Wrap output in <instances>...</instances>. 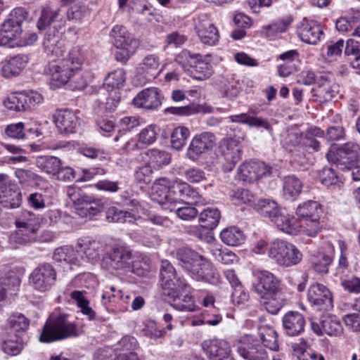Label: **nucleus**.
I'll return each mask as SVG.
<instances>
[{
    "label": "nucleus",
    "instance_id": "nucleus-1",
    "mask_svg": "<svg viewBox=\"0 0 360 360\" xmlns=\"http://www.w3.org/2000/svg\"><path fill=\"white\" fill-rule=\"evenodd\" d=\"M84 60L80 46L72 47L66 57L50 62L46 72L50 76V85L53 89L59 88L68 83L75 75Z\"/></svg>",
    "mask_w": 360,
    "mask_h": 360
},
{
    "label": "nucleus",
    "instance_id": "nucleus-2",
    "mask_svg": "<svg viewBox=\"0 0 360 360\" xmlns=\"http://www.w3.org/2000/svg\"><path fill=\"white\" fill-rule=\"evenodd\" d=\"M169 283L171 285H166V283L162 284V294L174 300L172 306L181 311H195L193 298L188 293L191 288L185 279L177 275L175 278L170 279Z\"/></svg>",
    "mask_w": 360,
    "mask_h": 360
},
{
    "label": "nucleus",
    "instance_id": "nucleus-3",
    "mask_svg": "<svg viewBox=\"0 0 360 360\" xmlns=\"http://www.w3.org/2000/svg\"><path fill=\"white\" fill-rule=\"evenodd\" d=\"M15 224L18 229L9 238L13 248H18V245H23L36 240L39 223L34 213L27 210L22 212Z\"/></svg>",
    "mask_w": 360,
    "mask_h": 360
},
{
    "label": "nucleus",
    "instance_id": "nucleus-4",
    "mask_svg": "<svg viewBox=\"0 0 360 360\" xmlns=\"http://www.w3.org/2000/svg\"><path fill=\"white\" fill-rule=\"evenodd\" d=\"M77 335L76 326L68 321L65 315H60L55 319H49L46 322L39 336V340L43 342H50Z\"/></svg>",
    "mask_w": 360,
    "mask_h": 360
},
{
    "label": "nucleus",
    "instance_id": "nucleus-5",
    "mask_svg": "<svg viewBox=\"0 0 360 360\" xmlns=\"http://www.w3.org/2000/svg\"><path fill=\"white\" fill-rule=\"evenodd\" d=\"M268 255L278 265L288 267L297 264L302 255L292 243L283 240H275L268 248Z\"/></svg>",
    "mask_w": 360,
    "mask_h": 360
},
{
    "label": "nucleus",
    "instance_id": "nucleus-6",
    "mask_svg": "<svg viewBox=\"0 0 360 360\" xmlns=\"http://www.w3.org/2000/svg\"><path fill=\"white\" fill-rule=\"evenodd\" d=\"M28 16V13L22 8L13 9L8 18L0 25V46H5L12 40L20 37L22 29V23Z\"/></svg>",
    "mask_w": 360,
    "mask_h": 360
},
{
    "label": "nucleus",
    "instance_id": "nucleus-7",
    "mask_svg": "<svg viewBox=\"0 0 360 360\" xmlns=\"http://www.w3.org/2000/svg\"><path fill=\"white\" fill-rule=\"evenodd\" d=\"M169 205L167 209L170 211L182 204L197 205L202 202L199 193L184 181H174L169 186Z\"/></svg>",
    "mask_w": 360,
    "mask_h": 360
},
{
    "label": "nucleus",
    "instance_id": "nucleus-8",
    "mask_svg": "<svg viewBox=\"0 0 360 360\" xmlns=\"http://www.w3.org/2000/svg\"><path fill=\"white\" fill-rule=\"evenodd\" d=\"M255 209L262 217L269 218L281 231H290L287 225L290 215L283 212L278 204L269 199H259L254 203Z\"/></svg>",
    "mask_w": 360,
    "mask_h": 360
},
{
    "label": "nucleus",
    "instance_id": "nucleus-9",
    "mask_svg": "<svg viewBox=\"0 0 360 360\" xmlns=\"http://www.w3.org/2000/svg\"><path fill=\"white\" fill-rule=\"evenodd\" d=\"M242 139L240 137H226L220 142V152L224 162L222 169L224 172H231L236 163L241 160L243 153Z\"/></svg>",
    "mask_w": 360,
    "mask_h": 360
},
{
    "label": "nucleus",
    "instance_id": "nucleus-10",
    "mask_svg": "<svg viewBox=\"0 0 360 360\" xmlns=\"http://www.w3.org/2000/svg\"><path fill=\"white\" fill-rule=\"evenodd\" d=\"M358 149L357 144L349 142L335 150H329L326 158L329 162L336 164L340 169H350L356 162Z\"/></svg>",
    "mask_w": 360,
    "mask_h": 360
},
{
    "label": "nucleus",
    "instance_id": "nucleus-11",
    "mask_svg": "<svg viewBox=\"0 0 360 360\" xmlns=\"http://www.w3.org/2000/svg\"><path fill=\"white\" fill-rule=\"evenodd\" d=\"M30 283L37 290H49L56 281V271L48 263L39 265L29 277Z\"/></svg>",
    "mask_w": 360,
    "mask_h": 360
},
{
    "label": "nucleus",
    "instance_id": "nucleus-12",
    "mask_svg": "<svg viewBox=\"0 0 360 360\" xmlns=\"http://www.w3.org/2000/svg\"><path fill=\"white\" fill-rule=\"evenodd\" d=\"M131 263V252L126 247L120 246L105 255L101 266L108 270H122L129 268Z\"/></svg>",
    "mask_w": 360,
    "mask_h": 360
},
{
    "label": "nucleus",
    "instance_id": "nucleus-13",
    "mask_svg": "<svg viewBox=\"0 0 360 360\" xmlns=\"http://www.w3.org/2000/svg\"><path fill=\"white\" fill-rule=\"evenodd\" d=\"M239 354L246 360H267L268 356L264 346L255 337L245 335L241 337L237 347Z\"/></svg>",
    "mask_w": 360,
    "mask_h": 360
},
{
    "label": "nucleus",
    "instance_id": "nucleus-14",
    "mask_svg": "<svg viewBox=\"0 0 360 360\" xmlns=\"http://www.w3.org/2000/svg\"><path fill=\"white\" fill-rule=\"evenodd\" d=\"M238 172L240 179L250 183L271 176L272 168L262 161H250L241 164Z\"/></svg>",
    "mask_w": 360,
    "mask_h": 360
},
{
    "label": "nucleus",
    "instance_id": "nucleus-15",
    "mask_svg": "<svg viewBox=\"0 0 360 360\" xmlns=\"http://www.w3.org/2000/svg\"><path fill=\"white\" fill-rule=\"evenodd\" d=\"M281 283L272 273L267 271H261L256 274V281L253 283V288L258 297L275 295L281 291Z\"/></svg>",
    "mask_w": 360,
    "mask_h": 360
},
{
    "label": "nucleus",
    "instance_id": "nucleus-16",
    "mask_svg": "<svg viewBox=\"0 0 360 360\" xmlns=\"http://www.w3.org/2000/svg\"><path fill=\"white\" fill-rule=\"evenodd\" d=\"M195 30L200 41L204 44L214 46L219 41L218 30L205 14L199 15L195 20Z\"/></svg>",
    "mask_w": 360,
    "mask_h": 360
},
{
    "label": "nucleus",
    "instance_id": "nucleus-17",
    "mask_svg": "<svg viewBox=\"0 0 360 360\" xmlns=\"http://www.w3.org/2000/svg\"><path fill=\"white\" fill-rule=\"evenodd\" d=\"M339 91V86L332 79L331 75H321L317 86L312 90L314 101L320 103L331 101Z\"/></svg>",
    "mask_w": 360,
    "mask_h": 360
},
{
    "label": "nucleus",
    "instance_id": "nucleus-18",
    "mask_svg": "<svg viewBox=\"0 0 360 360\" xmlns=\"http://www.w3.org/2000/svg\"><path fill=\"white\" fill-rule=\"evenodd\" d=\"M308 301L320 310H330L333 307L331 292L321 283H314L307 290Z\"/></svg>",
    "mask_w": 360,
    "mask_h": 360
},
{
    "label": "nucleus",
    "instance_id": "nucleus-19",
    "mask_svg": "<svg viewBox=\"0 0 360 360\" xmlns=\"http://www.w3.org/2000/svg\"><path fill=\"white\" fill-rule=\"evenodd\" d=\"M287 225L290 226L289 228L290 231H285L284 233L290 235H296L302 232L309 237H315L322 229L320 218L298 221L295 217L290 215Z\"/></svg>",
    "mask_w": 360,
    "mask_h": 360
},
{
    "label": "nucleus",
    "instance_id": "nucleus-20",
    "mask_svg": "<svg viewBox=\"0 0 360 360\" xmlns=\"http://www.w3.org/2000/svg\"><path fill=\"white\" fill-rule=\"evenodd\" d=\"M214 135L210 132H204L195 136L188 147L187 156L191 160H196L202 153L214 146Z\"/></svg>",
    "mask_w": 360,
    "mask_h": 360
},
{
    "label": "nucleus",
    "instance_id": "nucleus-21",
    "mask_svg": "<svg viewBox=\"0 0 360 360\" xmlns=\"http://www.w3.org/2000/svg\"><path fill=\"white\" fill-rule=\"evenodd\" d=\"M53 119L60 133H74L79 125V118L76 113L69 109L58 110L53 115Z\"/></svg>",
    "mask_w": 360,
    "mask_h": 360
},
{
    "label": "nucleus",
    "instance_id": "nucleus-22",
    "mask_svg": "<svg viewBox=\"0 0 360 360\" xmlns=\"http://www.w3.org/2000/svg\"><path fill=\"white\" fill-rule=\"evenodd\" d=\"M201 346L211 360H223L227 358L231 352L229 343L223 340H204Z\"/></svg>",
    "mask_w": 360,
    "mask_h": 360
},
{
    "label": "nucleus",
    "instance_id": "nucleus-23",
    "mask_svg": "<svg viewBox=\"0 0 360 360\" xmlns=\"http://www.w3.org/2000/svg\"><path fill=\"white\" fill-rule=\"evenodd\" d=\"M334 257V247L330 242L324 244L319 250L311 257L313 269L319 274H327Z\"/></svg>",
    "mask_w": 360,
    "mask_h": 360
},
{
    "label": "nucleus",
    "instance_id": "nucleus-24",
    "mask_svg": "<svg viewBox=\"0 0 360 360\" xmlns=\"http://www.w3.org/2000/svg\"><path fill=\"white\" fill-rule=\"evenodd\" d=\"M282 323L288 335L296 336L304 331L306 321L302 314L296 311H290L283 316Z\"/></svg>",
    "mask_w": 360,
    "mask_h": 360
},
{
    "label": "nucleus",
    "instance_id": "nucleus-25",
    "mask_svg": "<svg viewBox=\"0 0 360 360\" xmlns=\"http://www.w3.org/2000/svg\"><path fill=\"white\" fill-rule=\"evenodd\" d=\"M176 259L179 265L192 274L205 258L190 248H181L176 251Z\"/></svg>",
    "mask_w": 360,
    "mask_h": 360
},
{
    "label": "nucleus",
    "instance_id": "nucleus-26",
    "mask_svg": "<svg viewBox=\"0 0 360 360\" xmlns=\"http://www.w3.org/2000/svg\"><path fill=\"white\" fill-rule=\"evenodd\" d=\"M297 33L302 41L316 44L323 34V30L321 25L316 21L304 19L298 27Z\"/></svg>",
    "mask_w": 360,
    "mask_h": 360
},
{
    "label": "nucleus",
    "instance_id": "nucleus-27",
    "mask_svg": "<svg viewBox=\"0 0 360 360\" xmlns=\"http://www.w3.org/2000/svg\"><path fill=\"white\" fill-rule=\"evenodd\" d=\"M133 103L138 108L148 110L157 108L161 104L160 91L155 87L145 89L136 95Z\"/></svg>",
    "mask_w": 360,
    "mask_h": 360
},
{
    "label": "nucleus",
    "instance_id": "nucleus-28",
    "mask_svg": "<svg viewBox=\"0 0 360 360\" xmlns=\"http://www.w3.org/2000/svg\"><path fill=\"white\" fill-rule=\"evenodd\" d=\"M60 30H62V27H60ZM62 33L63 31L57 30L56 25L49 27L43 41L44 49L48 54L56 56H62L63 51L60 41Z\"/></svg>",
    "mask_w": 360,
    "mask_h": 360
},
{
    "label": "nucleus",
    "instance_id": "nucleus-29",
    "mask_svg": "<svg viewBox=\"0 0 360 360\" xmlns=\"http://www.w3.org/2000/svg\"><path fill=\"white\" fill-rule=\"evenodd\" d=\"M67 195L73 203L77 214L82 218L86 217L87 207L90 205L93 198L84 193L79 188L68 187Z\"/></svg>",
    "mask_w": 360,
    "mask_h": 360
},
{
    "label": "nucleus",
    "instance_id": "nucleus-30",
    "mask_svg": "<svg viewBox=\"0 0 360 360\" xmlns=\"http://www.w3.org/2000/svg\"><path fill=\"white\" fill-rule=\"evenodd\" d=\"M110 36L113 39V44L116 48H137L139 46L138 41L123 25H117L114 26L111 30Z\"/></svg>",
    "mask_w": 360,
    "mask_h": 360
},
{
    "label": "nucleus",
    "instance_id": "nucleus-31",
    "mask_svg": "<svg viewBox=\"0 0 360 360\" xmlns=\"http://www.w3.org/2000/svg\"><path fill=\"white\" fill-rule=\"evenodd\" d=\"M28 60V57L23 54L13 56L3 65L2 75L7 78L18 75L25 68Z\"/></svg>",
    "mask_w": 360,
    "mask_h": 360
},
{
    "label": "nucleus",
    "instance_id": "nucleus-32",
    "mask_svg": "<svg viewBox=\"0 0 360 360\" xmlns=\"http://www.w3.org/2000/svg\"><path fill=\"white\" fill-rule=\"evenodd\" d=\"M77 247L89 262L94 263L99 259L101 245L98 241L80 238L77 240Z\"/></svg>",
    "mask_w": 360,
    "mask_h": 360
},
{
    "label": "nucleus",
    "instance_id": "nucleus-33",
    "mask_svg": "<svg viewBox=\"0 0 360 360\" xmlns=\"http://www.w3.org/2000/svg\"><path fill=\"white\" fill-rule=\"evenodd\" d=\"M22 202L21 192L14 184L0 191V203L7 209H15L20 207Z\"/></svg>",
    "mask_w": 360,
    "mask_h": 360
},
{
    "label": "nucleus",
    "instance_id": "nucleus-34",
    "mask_svg": "<svg viewBox=\"0 0 360 360\" xmlns=\"http://www.w3.org/2000/svg\"><path fill=\"white\" fill-rule=\"evenodd\" d=\"M192 276L198 281H202L211 284H216L219 278V275L214 268L212 264L207 259L198 266L197 269L192 274Z\"/></svg>",
    "mask_w": 360,
    "mask_h": 360
},
{
    "label": "nucleus",
    "instance_id": "nucleus-35",
    "mask_svg": "<svg viewBox=\"0 0 360 360\" xmlns=\"http://www.w3.org/2000/svg\"><path fill=\"white\" fill-rule=\"evenodd\" d=\"M191 58L197 59L194 65H192L191 74L194 79L198 80H205L210 78L212 73V66L210 63L201 59L202 56L198 53H189Z\"/></svg>",
    "mask_w": 360,
    "mask_h": 360
},
{
    "label": "nucleus",
    "instance_id": "nucleus-36",
    "mask_svg": "<svg viewBox=\"0 0 360 360\" xmlns=\"http://www.w3.org/2000/svg\"><path fill=\"white\" fill-rule=\"evenodd\" d=\"M165 112L176 115L188 116L197 113H211L213 108L206 104L191 103L181 107H169L165 109Z\"/></svg>",
    "mask_w": 360,
    "mask_h": 360
},
{
    "label": "nucleus",
    "instance_id": "nucleus-37",
    "mask_svg": "<svg viewBox=\"0 0 360 360\" xmlns=\"http://www.w3.org/2000/svg\"><path fill=\"white\" fill-rule=\"evenodd\" d=\"M296 215L298 221L320 218L321 215V205L313 200L304 202L297 207Z\"/></svg>",
    "mask_w": 360,
    "mask_h": 360
},
{
    "label": "nucleus",
    "instance_id": "nucleus-38",
    "mask_svg": "<svg viewBox=\"0 0 360 360\" xmlns=\"http://www.w3.org/2000/svg\"><path fill=\"white\" fill-rule=\"evenodd\" d=\"M53 259L57 262H64L70 265L72 269L74 266H79V261L76 252L71 246H62L57 248L53 252Z\"/></svg>",
    "mask_w": 360,
    "mask_h": 360
},
{
    "label": "nucleus",
    "instance_id": "nucleus-39",
    "mask_svg": "<svg viewBox=\"0 0 360 360\" xmlns=\"http://www.w3.org/2000/svg\"><path fill=\"white\" fill-rule=\"evenodd\" d=\"M260 303L266 311L271 314H276L286 304V299L280 291L275 295L259 297Z\"/></svg>",
    "mask_w": 360,
    "mask_h": 360
},
{
    "label": "nucleus",
    "instance_id": "nucleus-40",
    "mask_svg": "<svg viewBox=\"0 0 360 360\" xmlns=\"http://www.w3.org/2000/svg\"><path fill=\"white\" fill-rule=\"evenodd\" d=\"M37 167L42 172L54 176L58 171L61 160L55 156H39L35 162Z\"/></svg>",
    "mask_w": 360,
    "mask_h": 360
},
{
    "label": "nucleus",
    "instance_id": "nucleus-41",
    "mask_svg": "<svg viewBox=\"0 0 360 360\" xmlns=\"http://www.w3.org/2000/svg\"><path fill=\"white\" fill-rule=\"evenodd\" d=\"M165 180H160L156 182L152 187L151 198L153 200L157 202L164 207V209L167 210V207L169 205V186L165 184Z\"/></svg>",
    "mask_w": 360,
    "mask_h": 360
},
{
    "label": "nucleus",
    "instance_id": "nucleus-42",
    "mask_svg": "<svg viewBox=\"0 0 360 360\" xmlns=\"http://www.w3.org/2000/svg\"><path fill=\"white\" fill-rule=\"evenodd\" d=\"M259 335L264 347H267L272 351L278 350L277 333L273 328L269 326H262L259 328Z\"/></svg>",
    "mask_w": 360,
    "mask_h": 360
},
{
    "label": "nucleus",
    "instance_id": "nucleus-43",
    "mask_svg": "<svg viewBox=\"0 0 360 360\" xmlns=\"http://www.w3.org/2000/svg\"><path fill=\"white\" fill-rule=\"evenodd\" d=\"M302 188V184L296 176H288L284 178L283 192L286 199H295L301 193Z\"/></svg>",
    "mask_w": 360,
    "mask_h": 360
},
{
    "label": "nucleus",
    "instance_id": "nucleus-44",
    "mask_svg": "<svg viewBox=\"0 0 360 360\" xmlns=\"http://www.w3.org/2000/svg\"><path fill=\"white\" fill-rule=\"evenodd\" d=\"M220 237L225 244L230 246L240 245L245 240L243 232L234 226L224 229L221 232Z\"/></svg>",
    "mask_w": 360,
    "mask_h": 360
},
{
    "label": "nucleus",
    "instance_id": "nucleus-45",
    "mask_svg": "<svg viewBox=\"0 0 360 360\" xmlns=\"http://www.w3.org/2000/svg\"><path fill=\"white\" fill-rule=\"evenodd\" d=\"M125 82V72L122 68H118L109 72L104 79V86L107 91H112L123 86Z\"/></svg>",
    "mask_w": 360,
    "mask_h": 360
},
{
    "label": "nucleus",
    "instance_id": "nucleus-46",
    "mask_svg": "<svg viewBox=\"0 0 360 360\" xmlns=\"http://www.w3.org/2000/svg\"><path fill=\"white\" fill-rule=\"evenodd\" d=\"M220 212L217 209L207 208L200 214V226L206 229L212 230L219 224Z\"/></svg>",
    "mask_w": 360,
    "mask_h": 360
},
{
    "label": "nucleus",
    "instance_id": "nucleus-47",
    "mask_svg": "<svg viewBox=\"0 0 360 360\" xmlns=\"http://www.w3.org/2000/svg\"><path fill=\"white\" fill-rule=\"evenodd\" d=\"M324 334L330 336H340L343 332L342 324L336 318L329 316H322V326Z\"/></svg>",
    "mask_w": 360,
    "mask_h": 360
},
{
    "label": "nucleus",
    "instance_id": "nucleus-48",
    "mask_svg": "<svg viewBox=\"0 0 360 360\" xmlns=\"http://www.w3.org/2000/svg\"><path fill=\"white\" fill-rule=\"evenodd\" d=\"M323 135L324 132L320 128H311L307 131L304 137L302 138V145L312 148L314 151H319L321 145L318 139H322Z\"/></svg>",
    "mask_w": 360,
    "mask_h": 360
},
{
    "label": "nucleus",
    "instance_id": "nucleus-49",
    "mask_svg": "<svg viewBox=\"0 0 360 360\" xmlns=\"http://www.w3.org/2000/svg\"><path fill=\"white\" fill-rule=\"evenodd\" d=\"M146 155L149 163L153 167H160L168 165L170 162V155L165 150L157 148L150 149L147 151Z\"/></svg>",
    "mask_w": 360,
    "mask_h": 360
},
{
    "label": "nucleus",
    "instance_id": "nucleus-50",
    "mask_svg": "<svg viewBox=\"0 0 360 360\" xmlns=\"http://www.w3.org/2000/svg\"><path fill=\"white\" fill-rule=\"evenodd\" d=\"M8 324L13 331L25 332L29 328L30 321L22 314H14L8 318Z\"/></svg>",
    "mask_w": 360,
    "mask_h": 360
},
{
    "label": "nucleus",
    "instance_id": "nucleus-51",
    "mask_svg": "<svg viewBox=\"0 0 360 360\" xmlns=\"http://www.w3.org/2000/svg\"><path fill=\"white\" fill-rule=\"evenodd\" d=\"M189 136V130L185 127L175 128L171 134L172 146L180 150L185 144L186 140Z\"/></svg>",
    "mask_w": 360,
    "mask_h": 360
},
{
    "label": "nucleus",
    "instance_id": "nucleus-52",
    "mask_svg": "<svg viewBox=\"0 0 360 360\" xmlns=\"http://www.w3.org/2000/svg\"><path fill=\"white\" fill-rule=\"evenodd\" d=\"M159 66V57L155 54H150L143 58L142 63L140 64L139 70H141L142 72H146L153 75V74L158 70Z\"/></svg>",
    "mask_w": 360,
    "mask_h": 360
},
{
    "label": "nucleus",
    "instance_id": "nucleus-53",
    "mask_svg": "<svg viewBox=\"0 0 360 360\" xmlns=\"http://www.w3.org/2000/svg\"><path fill=\"white\" fill-rule=\"evenodd\" d=\"M58 15V11H53L50 8H44L41 11V16L37 22V27L42 30L46 27H50L52 22Z\"/></svg>",
    "mask_w": 360,
    "mask_h": 360
},
{
    "label": "nucleus",
    "instance_id": "nucleus-54",
    "mask_svg": "<svg viewBox=\"0 0 360 360\" xmlns=\"http://www.w3.org/2000/svg\"><path fill=\"white\" fill-rule=\"evenodd\" d=\"M114 141L115 142L121 141L123 143V145L120 148L122 153H127L139 148V143L136 142L131 138H128L127 134L125 131H119L117 135L115 137Z\"/></svg>",
    "mask_w": 360,
    "mask_h": 360
},
{
    "label": "nucleus",
    "instance_id": "nucleus-55",
    "mask_svg": "<svg viewBox=\"0 0 360 360\" xmlns=\"http://www.w3.org/2000/svg\"><path fill=\"white\" fill-rule=\"evenodd\" d=\"M176 276V271L172 264L168 260H162L160 269V277L162 284L166 283V285H171L169 283L170 279L175 278Z\"/></svg>",
    "mask_w": 360,
    "mask_h": 360
},
{
    "label": "nucleus",
    "instance_id": "nucleus-56",
    "mask_svg": "<svg viewBox=\"0 0 360 360\" xmlns=\"http://www.w3.org/2000/svg\"><path fill=\"white\" fill-rule=\"evenodd\" d=\"M25 98L24 94L12 96L4 101V105L8 109L11 110H27V105H26V100Z\"/></svg>",
    "mask_w": 360,
    "mask_h": 360
},
{
    "label": "nucleus",
    "instance_id": "nucleus-57",
    "mask_svg": "<svg viewBox=\"0 0 360 360\" xmlns=\"http://www.w3.org/2000/svg\"><path fill=\"white\" fill-rule=\"evenodd\" d=\"M321 183L326 186L335 185L339 182V177L335 170L331 167L323 168L319 175Z\"/></svg>",
    "mask_w": 360,
    "mask_h": 360
},
{
    "label": "nucleus",
    "instance_id": "nucleus-58",
    "mask_svg": "<svg viewBox=\"0 0 360 360\" xmlns=\"http://www.w3.org/2000/svg\"><path fill=\"white\" fill-rule=\"evenodd\" d=\"M157 135L156 127L154 125L148 126L139 134V142L142 144L150 145L155 141Z\"/></svg>",
    "mask_w": 360,
    "mask_h": 360
},
{
    "label": "nucleus",
    "instance_id": "nucleus-59",
    "mask_svg": "<svg viewBox=\"0 0 360 360\" xmlns=\"http://www.w3.org/2000/svg\"><path fill=\"white\" fill-rule=\"evenodd\" d=\"M258 112L256 109H254L253 114L250 120V127L262 128L266 130L268 132L271 133L273 131L272 122L274 120H269L266 118L262 117H257Z\"/></svg>",
    "mask_w": 360,
    "mask_h": 360
},
{
    "label": "nucleus",
    "instance_id": "nucleus-60",
    "mask_svg": "<svg viewBox=\"0 0 360 360\" xmlns=\"http://www.w3.org/2000/svg\"><path fill=\"white\" fill-rule=\"evenodd\" d=\"M23 347L22 340H7L3 342L2 349L4 352L9 355L18 354Z\"/></svg>",
    "mask_w": 360,
    "mask_h": 360
},
{
    "label": "nucleus",
    "instance_id": "nucleus-61",
    "mask_svg": "<svg viewBox=\"0 0 360 360\" xmlns=\"http://www.w3.org/2000/svg\"><path fill=\"white\" fill-rule=\"evenodd\" d=\"M173 211L180 219L187 221L194 219L198 214V210L192 206L178 205Z\"/></svg>",
    "mask_w": 360,
    "mask_h": 360
},
{
    "label": "nucleus",
    "instance_id": "nucleus-62",
    "mask_svg": "<svg viewBox=\"0 0 360 360\" xmlns=\"http://www.w3.org/2000/svg\"><path fill=\"white\" fill-rule=\"evenodd\" d=\"M86 10L84 6L75 5L67 11V18L69 21L81 22L85 17Z\"/></svg>",
    "mask_w": 360,
    "mask_h": 360
},
{
    "label": "nucleus",
    "instance_id": "nucleus-63",
    "mask_svg": "<svg viewBox=\"0 0 360 360\" xmlns=\"http://www.w3.org/2000/svg\"><path fill=\"white\" fill-rule=\"evenodd\" d=\"M25 125L22 122L11 124L6 127L5 133L11 138L20 139L25 137Z\"/></svg>",
    "mask_w": 360,
    "mask_h": 360
},
{
    "label": "nucleus",
    "instance_id": "nucleus-64",
    "mask_svg": "<svg viewBox=\"0 0 360 360\" xmlns=\"http://www.w3.org/2000/svg\"><path fill=\"white\" fill-rule=\"evenodd\" d=\"M151 166L144 165L139 167L134 174L136 180L140 183L150 184L152 180Z\"/></svg>",
    "mask_w": 360,
    "mask_h": 360
}]
</instances>
